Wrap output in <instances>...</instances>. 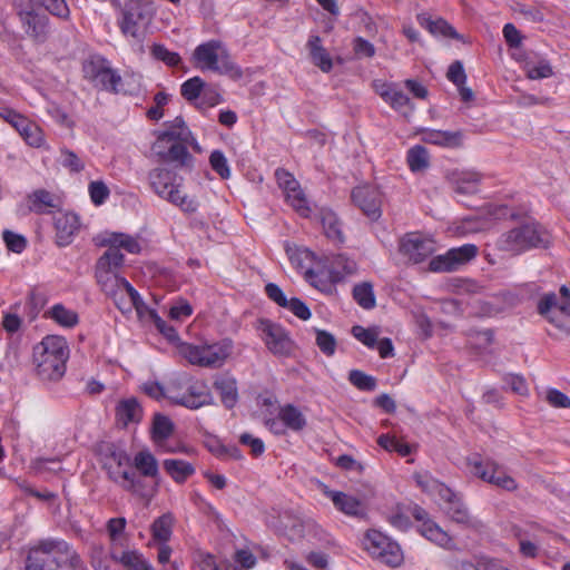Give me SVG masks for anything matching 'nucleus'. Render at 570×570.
<instances>
[{
    "instance_id": "72a5a7b5",
    "label": "nucleus",
    "mask_w": 570,
    "mask_h": 570,
    "mask_svg": "<svg viewBox=\"0 0 570 570\" xmlns=\"http://www.w3.org/2000/svg\"><path fill=\"white\" fill-rule=\"evenodd\" d=\"M111 558L129 570H154L151 564L136 550L124 551L120 556L111 552Z\"/></svg>"
},
{
    "instance_id": "8fccbe9b",
    "label": "nucleus",
    "mask_w": 570,
    "mask_h": 570,
    "mask_svg": "<svg viewBox=\"0 0 570 570\" xmlns=\"http://www.w3.org/2000/svg\"><path fill=\"white\" fill-rule=\"evenodd\" d=\"M108 246L109 248L97 261V263L100 264L101 268L107 267L116 272L120 266H122L125 257L116 246Z\"/></svg>"
},
{
    "instance_id": "f704fd0d",
    "label": "nucleus",
    "mask_w": 570,
    "mask_h": 570,
    "mask_svg": "<svg viewBox=\"0 0 570 570\" xmlns=\"http://www.w3.org/2000/svg\"><path fill=\"white\" fill-rule=\"evenodd\" d=\"M278 416L287 429L293 431H302L306 426V417L294 405L287 404L281 407Z\"/></svg>"
},
{
    "instance_id": "4c0bfd02",
    "label": "nucleus",
    "mask_w": 570,
    "mask_h": 570,
    "mask_svg": "<svg viewBox=\"0 0 570 570\" xmlns=\"http://www.w3.org/2000/svg\"><path fill=\"white\" fill-rule=\"evenodd\" d=\"M157 139H164V142H170V141H180L185 144H190V146L196 149L200 150L196 139L194 138L191 131L188 128H174L173 126L168 125L167 129L161 131Z\"/></svg>"
},
{
    "instance_id": "de8ad7c7",
    "label": "nucleus",
    "mask_w": 570,
    "mask_h": 570,
    "mask_svg": "<svg viewBox=\"0 0 570 570\" xmlns=\"http://www.w3.org/2000/svg\"><path fill=\"white\" fill-rule=\"evenodd\" d=\"M353 297L357 304L365 309H371L375 306V297L370 283L355 285L353 288Z\"/></svg>"
},
{
    "instance_id": "2eb2a0df",
    "label": "nucleus",
    "mask_w": 570,
    "mask_h": 570,
    "mask_svg": "<svg viewBox=\"0 0 570 570\" xmlns=\"http://www.w3.org/2000/svg\"><path fill=\"white\" fill-rule=\"evenodd\" d=\"M258 330L267 348L278 356H286L291 353L293 343L286 331L269 320H261Z\"/></svg>"
},
{
    "instance_id": "6ab92c4d",
    "label": "nucleus",
    "mask_w": 570,
    "mask_h": 570,
    "mask_svg": "<svg viewBox=\"0 0 570 570\" xmlns=\"http://www.w3.org/2000/svg\"><path fill=\"white\" fill-rule=\"evenodd\" d=\"M24 32L37 43L46 42L49 35V18L46 13L31 10L18 12Z\"/></svg>"
},
{
    "instance_id": "37998d69",
    "label": "nucleus",
    "mask_w": 570,
    "mask_h": 570,
    "mask_svg": "<svg viewBox=\"0 0 570 570\" xmlns=\"http://www.w3.org/2000/svg\"><path fill=\"white\" fill-rule=\"evenodd\" d=\"M174 518L166 513L157 518L151 524L153 537L165 543L170 539Z\"/></svg>"
},
{
    "instance_id": "69168bd1",
    "label": "nucleus",
    "mask_w": 570,
    "mask_h": 570,
    "mask_svg": "<svg viewBox=\"0 0 570 570\" xmlns=\"http://www.w3.org/2000/svg\"><path fill=\"white\" fill-rule=\"evenodd\" d=\"M331 269L340 271L343 278L356 271V263L344 255H336L332 261Z\"/></svg>"
},
{
    "instance_id": "a878e982",
    "label": "nucleus",
    "mask_w": 570,
    "mask_h": 570,
    "mask_svg": "<svg viewBox=\"0 0 570 570\" xmlns=\"http://www.w3.org/2000/svg\"><path fill=\"white\" fill-rule=\"evenodd\" d=\"M116 417L118 423L127 426L129 423H138L142 417V409L135 397L119 401L116 406Z\"/></svg>"
},
{
    "instance_id": "a19ab883",
    "label": "nucleus",
    "mask_w": 570,
    "mask_h": 570,
    "mask_svg": "<svg viewBox=\"0 0 570 570\" xmlns=\"http://www.w3.org/2000/svg\"><path fill=\"white\" fill-rule=\"evenodd\" d=\"M406 161L413 173L425 170L430 166L426 148L421 145L410 148L406 155Z\"/></svg>"
},
{
    "instance_id": "dca6fc26",
    "label": "nucleus",
    "mask_w": 570,
    "mask_h": 570,
    "mask_svg": "<svg viewBox=\"0 0 570 570\" xmlns=\"http://www.w3.org/2000/svg\"><path fill=\"white\" fill-rule=\"evenodd\" d=\"M352 203L371 220L381 216V194L370 185L357 186L351 193Z\"/></svg>"
},
{
    "instance_id": "79ce46f5",
    "label": "nucleus",
    "mask_w": 570,
    "mask_h": 570,
    "mask_svg": "<svg viewBox=\"0 0 570 570\" xmlns=\"http://www.w3.org/2000/svg\"><path fill=\"white\" fill-rule=\"evenodd\" d=\"M101 245H114L119 250L120 248H124L130 254H137L140 252V245L138 242L134 237L121 233L111 234L108 238L101 242Z\"/></svg>"
},
{
    "instance_id": "c85d7f7f",
    "label": "nucleus",
    "mask_w": 570,
    "mask_h": 570,
    "mask_svg": "<svg viewBox=\"0 0 570 570\" xmlns=\"http://www.w3.org/2000/svg\"><path fill=\"white\" fill-rule=\"evenodd\" d=\"M214 387L219 393L222 403L233 409L238 402L237 382L232 376H219L214 381Z\"/></svg>"
},
{
    "instance_id": "4d7b16f0",
    "label": "nucleus",
    "mask_w": 570,
    "mask_h": 570,
    "mask_svg": "<svg viewBox=\"0 0 570 570\" xmlns=\"http://www.w3.org/2000/svg\"><path fill=\"white\" fill-rule=\"evenodd\" d=\"M316 345L327 356H332L336 351V340L334 335L324 331L316 330Z\"/></svg>"
},
{
    "instance_id": "f257e3e1",
    "label": "nucleus",
    "mask_w": 570,
    "mask_h": 570,
    "mask_svg": "<svg viewBox=\"0 0 570 570\" xmlns=\"http://www.w3.org/2000/svg\"><path fill=\"white\" fill-rule=\"evenodd\" d=\"M414 479L424 492L438 499L439 505L453 522L474 530L483 528L482 521L470 513L459 493L429 474L415 473Z\"/></svg>"
},
{
    "instance_id": "c9c22d12",
    "label": "nucleus",
    "mask_w": 570,
    "mask_h": 570,
    "mask_svg": "<svg viewBox=\"0 0 570 570\" xmlns=\"http://www.w3.org/2000/svg\"><path fill=\"white\" fill-rule=\"evenodd\" d=\"M423 139L433 145L458 147L461 144V134L459 131L425 130Z\"/></svg>"
},
{
    "instance_id": "9d476101",
    "label": "nucleus",
    "mask_w": 570,
    "mask_h": 570,
    "mask_svg": "<svg viewBox=\"0 0 570 570\" xmlns=\"http://www.w3.org/2000/svg\"><path fill=\"white\" fill-rule=\"evenodd\" d=\"M83 77L95 87L112 94L120 92L121 77L109 61L101 56H92L82 63Z\"/></svg>"
},
{
    "instance_id": "2f4dec72",
    "label": "nucleus",
    "mask_w": 570,
    "mask_h": 570,
    "mask_svg": "<svg viewBox=\"0 0 570 570\" xmlns=\"http://www.w3.org/2000/svg\"><path fill=\"white\" fill-rule=\"evenodd\" d=\"M179 187L180 186L178 184H175L161 196V198L179 207L184 213H195L198 208V202L195 198L183 194Z\"/></svg>"
},
{
    "instance_id": "a18cd8bd",
    "label": "nucleus",
    "mask_w": 570,
    "mask_h": 570,
    "mask_svg": "<svg viewBox=\"0 0 570 570\" xmlns=\"http://www.w3.org/2000/svg\"><path fill=\"white\" fill-rule=\"evenodd\" d=\"M174 431V423L169 417L161 414H155L153 421V439L161 442L168 439Z\"/></svg>"
},
{
    "instance_id": "864d4df0",
    "label": "nucleus",
    "mask_w": 570,
    "mask_h": 570,
    "mask_svg": "<svg viewBox=\"0 0 570 570\" xmlns=\"http://www.w3.org/2000/svg\"><path fill=\"white\" fill-rule=\"evenodd\" d=\"M205 86V82L199 77H193L186 80L180 88L181 96L188 100H196Z\"/></svg>"
},
{
    "instance_id": "052dcab7",
    "label": "nucleus",
    "mask_w": 570,
    "mask_h": 570,
    "mask_svg": "<svg viewBox=\"0 0 570 570\" xmlns=\"http://www.w3.org/2000/svg\"><path fill=\"white\" fill-rule=\"evenodd\" d=\"M32 202L31 209L41 213L45 207H53V199L49 191L45 189H38L30 196Z\"/></svg>"
},
{
    "instance_id": "c756f323",
    "label": "nucleus",
    "mask_w": 570,
    "mask_h": 570,
    "mask_svg": "<svg viewBox=\"0 0 570 570\" xmlns=\"http://www.w3.org/2000/svg\"><path fill=\"white\" fill-rule=\"evenodd\" d=\"M320 220L327 238L337 244H342L344 242L340 219L333 210L322 208L320 212Z\"/></svg>"
},
{
    "instance_id": "603ef678",
    "label": "nucleus",
    "mask_w": 570,
    "mask_h": 570,
    "mask_svg": "<svg viewBox=\"0 0 570 570\" xmlns=\"http://www.w3.org/2000/svg\"><path fill=\"white\" fill-rule=\"evenodd\" d=\"M352 334L365 346L373 348L377 343L380 332L376 327L365 328L361 325H354L352 327Z\"/></svg>"
},
{
    "instance_id": "680f3d73",
    "label": "nucleus",
    "mask_w": 570,
    "mask_h": 570,
    "mask_svg": "<svg viewBox=\"0 0 570 570\" xmlns=\"http://www.w3.org/2000/svg\"><path fill=\"white\" fill-rule=\"evenodd\" d=\"M109 188L101 180L91 181L89 184V194L95 205H101L109 196Z\"/></svg>"
},
{
    "instance_id": "5701e85b",
    "label": "nucleus",
    "mask_w": 570,
    "mask_h": 570,
    "mask_svg": "<svg viewBox=\"0 0 570 570\" xmlns=\"http://www.w3.org/2000/svg\"><path fill=\"white\" fill-rule=\"evenodd\" d=\"M57 244L67 246L72 242L73 236L79 230V218L73 213L61 214L55 219Z\"/></svg>"
},
{
    "instance_id": "cd10ccee",
    "label": "nucleus",
    "mask_w": 570,
    "mask_h": 570,
    "mask_svg": "<svg viewBox=\"0 0 570 570\" xmlns=\"http://www.w3.org/2000/svg\"><path fill=\"white\" fill-rule=\"evenodd\" d=\"M306 48L308 49L309 58L315 66H317L323 72L331 71L333 67L332 58L322 46L320 36H311L306 43Z\"/></svg>"
},
{
    "instance_id": "f3484780",
    "label": "nucleus",
    "mask_w": 570,
    "mask_h": 570,
    "mask_svg": "<svg viewBox=\"0 0 570 570\" xmlns=\"http://www.w3.org/2000/svg\"><path fill=\"white\" fill-rule=\"evenodd\" d=\"M363 547L368 554L385 566H392V539L376 529L366 531Z\"/></svg>"
},
{
    "instance_id": "774afa93",
    "label": "nucleus",
    "mask_w": 570,
    "mask_h": 570,
    "mask_svg": "<svg viewBox=\"0 0 570 570\" xmlns=\"http://www.w3.org/2000/svg\"><path fill=\"white\" fill-rule=\"evenodd\" d=\"M45 8L52 14L61 19L69 18V8L65 0H42Z\"/></svg>"
},
{
    "instance_id": "20e7f679",
    "label": "nucleus",
    "mask_w": 570,
    "mask_h": 570,
    "mask_svg": "<svg viewBox=\"0 0 570 570\" xmlns=\"http://www.w3.org/2000/svg\"><path fill=\"white\" fill-rule=\"evenodd\" d=\"M548 244L547 233L542 227L533 222L524 223L518 227L502 233L495 242V246L501 252L512 255H519L531 248Z\"/></svg>"
},
{
    "instance_id": "412c9836",
    "label": "nucleus",
    "mask_w": 570,
    "mask_h": 570,
    "mask_svg": "<svg viewBox=\"0 0 570 570\" xmlns=\"http://www.w3.org/2000/svg\"><path fill=\"white\" fill-rule=\"evenodd\" d=\"M323 491L328 498H331L335 508L343 513L357 518L365 517V505L358 499L341 491L328 490V488L324 484Z\"/></svg>"
},
{
    "instance_id": "7c9ffc66",
    "label": "nucleus",
    "mask_w": 570,
    "mask_h": 570,
    "mask_svg": "<svg viewBox=\"0 0 570 570\" xmlns=\"http://www.w3.org/2000/svg\"><path fill=\"white\" fill-rule=\"evenodd\" d=\"M148 178L153 190L161 197L175 185L176 174L166 168H155L149 173Z\"/></svg>"
},
{
    "instance_id": "f8f14e48",
    "label": "nucleus",
    "mask_w": 570,
    "mask_h": 570,
    "mask_svg": "<svg viewBox=\"0 0 570 570\" xmlns=\"http://www.w3.org/2000/svg\"><path fill=\"white\" fill-rule=\"evenodd\" d=\"M435 250L434 240L420 233H407L399 244V253L406 262L419 264Z\"/></svg>"
},
{
    "instance_id": "9b49d317",
    "label": "nucleus",
    "mask_w": 570,
    "mask_h": 570,
    "mask_svg": "<svg viewBox=\"0 0 570 570\" xmlns=\"http://www.w3.org/2000/svg\"><path fill=\"white\" fill-rule=\"evenodd\" d=\"M478 253L479 248L474 244L450 248L445 254L434 256L429 263V269L434 273L455 272L474 259Z\"/></svg>"
},
{
    "instance_id": "ea45409f",
    "label": "nucleus",
    "mask_w": 570,
    "mask_h": 570,
    "mask_svg": "<svg viewBox=\"0 0 570 570\" xmlns=\"http://www.w3.org/2000/svg\"><path fill=\"white\" fill-rule=\"evenodd\" d=\"M96 279L100 285L101 289L108 295L112 289L120 285V282H125V278L119 277L116 272L110 268H101L100 264H96Z\"/></svg>"
},
{
    "instance_id": "e433bc0d",
    "label": "nucleus",
    "mask_w": 570,
    "mask_h": 570,
    "mask_svg": "<svg viewBox=\"0 0 570 570\" xmlns=\"http://www.w3.org/2000/svg\"><path fill=\"white\" fill-rule=\"evenodd\" d=\"M468 466L473 475L491 483L499 465L492 461H482L479 456H473L468 459Z\"/></svg>"
},
{
    "instance_id": "c03bdc74",
    "label": "nucleus",
    "mask_w": 570,
    "mask_h": 570,
    "mask_svg": "<svg viewBox=\"0 0 570 570\" xmlns=\"http://www.w3.org/2000/svg\"><path fill=\"white\" fill-rule=\"evenodd\" d=\"M481 181V175L476 171H464L455 184L458 194H475Z\"/></svg>"
},
{
    "instance_id": "bf43d9fd",
    "label": "nucleus",
    "mask_w": 570,
    "mask_h": 570,
    "mask_svg": "<svg viewBox=\"0 0 570 570\" xmlns=\"http://www.w3.org/2000/svg\"><path fill=\"white\" fill-rule=\"evenodd\" d=\"M149 317L153 320L156 328L169 341L176 342L179 336L177 331L163 318L158 316L156 311H149Z\"/></svg>"
},
{
    "instance_id": "bb28decb",
    "label": "nucleus",
    "mask_w": 570,
    "mask_h": 570,
    "mask_svg": "<svg viewBox=\"0 0 570 570\" xmlns=\"http://www.w3.org/2000/svg\"><path fill=\"white\" fill-rule=\"evenodd\" d=\"M132 464L141 476L160 481L158 461L149 450L137 452L134 456Z\"/></svg>"
},
{
    "instance_id": "7ed1b4c3",
    "label": "nucleus",
    "mask_w": 570,
    "mask_h": 570,
    "mask_svg": "<svg viewBox=\"0 0 570 570\" xmlns=\"http://www.w3.org/2000/svg\"><path fill=\"white\" fill-rule=\"evenodd\" d=\"M166 399L174 404L197 410L214 404V396L209 386L200 380L186 374L179 375L166 385Z\"/></svg>"
},
{
    "instance_id": "423d86ee",
    "label": "nucleus",
    "mask_w": 570,
    "mask_h": 570,
    "mask_svg": "<svg viewBox=\"0 0 570 570\" xmlns=\"http://www.w3.org/2000/svg\"><path fill=\"white\" fill-rule=\"evenodd\" d=\"M39 558L40 563L52 562L56 568L68 563L70 568H77L81 563L79 554L63 539L45 538L36 541L28 550L27 559Z\"/></svg>"
},
{
    "instance_id": "6e6552de",
    "label": "nucleus",
    "mask_w": 570,
    "mask_h": 570,
    "mask_svg": "<svg viewBox=\"0 0 570 570\" xmlns=\"http://www.w3.org/2000/svg\"><path fill=\"white\" fill-rule=\"evenodd\" d=\"M154 9L148 1L129 0L126 2L118 22L121 33L131 37L142 49V40L154 18Z\"/></svg>"
},
{
    "instance_id": "58836bf2",
    "label": "nucleus",
    "mask_w": 570,
    "mask_h": 570,
    "mask_svg": "<svg viewBox=\"0 0 570 570\" xmlns=\"http://www.w3.org/2000/svg\"><path fill=\"white\" fill-rule=\"evenodd\" d=\"M47 314L59 325L65 327H73L79 323L77 312L67 308L62 304L53 305Z\"/></svg>"
},
{
    "instance_id": "5fc2aeb1",
    "label": "nucleus",
    "mask_w": 570,
    "mask_h": 570,
    "mask_svg": "<svg viewBox=\"0 0 570 570\" xmlns=\"http://www.w3.org/2000/svg\"><path fill=\"white\" fill-rule=\"evenodd\" d=\"M209 163L213 170L216 171L222 179H228L230 177L227 158L220 150L212 151Z\"/></svg>"
},
{
    "instance_id": "393cba45",
    "label": "nucleus",
    "mask_w": 570,
    "mask_h": 570,
    "mask_svg": "<svg viewBox=\"0 0 570 570\" xmlns=\"http://www.w3.org/2000/svg\"><path fill=\"white\" fill-rule=\"evenodd\" d=\"M138 292L127 282H120V285L108 294L122 314H129L137 302Z\"/></svg>"
},
{
    "instance_id": "473e14b6",
    "label": "nucleus",
    "mask_w": 570,
    "mask_h": 570,
    "mask_svg": "<svg viewBox=\"0 0 570 570\" xmlns=\"http://www.w3.org/2000/svg\"><path fill=\"white\" fill-rule=\"evenodd\" d=\"M165 471L177 483H184L190 475L195 473L191 463L178 459H167L163 462Z\"/></svg>"
},
{
    "instance_id": "6e6d98bb",
    "label": "nucleus",
    "mask_w": 570,
    "mask_h": 570,
    "mask_svg": "<svg viewBox=\"0 0 570 570\" xmlns=\"http://www.w3.org/2000/svg\"><path fill=\"white\" fill-rule=\"evenodd\" d=\"M2 238L7 248L16 254L22 253L27 247L26 237L12 230H3Z\"/></svg>"
},
{
    "instance_id": "3c124183",
    "label": "nucleus",
    "mask_w": 570,
    "mask_h": 570,
    "mask_svg": "<svg viewBox=\"0 0 570 570\" xmlns=\"http://www.w3.org/2000/svg\"><path fill=\"white\" fill-rule=\"evenodd\" d=\"M150 53L155 59L163 61L168 67L178 66L181 61V58L177 52L169 51L160 43H154L150 48Z\"/></svg>"
},
{
    "instance_id": "13d9d810",
    "label": "nucleus",
    "mask_w": 570,
    "mask_h": 570,
    "mask_svg": "<svg viewBox=\"0 0 570 570\" xmlns=\"http://www.w3.org/2000/svg\"><path fill=\"white\" fill-rule=\"evenodd\" d=\"M60 163L65 168L69 169L70 173H80L85 168L83 161L69 149H61Z\"/></svg>"
},
{
    "instance_id": "b1692460",
    "label": "nucleus",
    "mask_w": 570,
    "mask_h": 570,
    "mask_svg": "<svg viewBox=\"0 0 570 570\" xmlns=\"http://www.w3.org/2000/svg\"><path fill=\"white\" fill-rule=\"evenodd\" d=\"M417 21L421 27L425 28L431 35L435 37H445L456 40H463V37L455 31V29L444 19L435 18L426 13L417 16Z\"/></svg>"
},
{
    "instance_id": "39448f33",
    "label": "nucleus",
    "mask_w": 570,
    "mask_h": 570,
    "mask_svg": "<svg viewBox=\"0 0 570 570\" xmlns=\"http://www.w3.org/2000/svg\"><path fill=\"white\" fill-rule=\"evenodd\" d=\"M233 342L224 338L214 343H204L194 345L184 343L180 345V354L193 365L219 368L222 367L233 352Z\"/></svg>"
},
{
    "instance_id": "09e8293b",
    "label": "nucleus",
    "mask_w": 570,
    "mask_h": 570,
    "mask_svg": "<svg viewBox=\"0 0 570 570\" xmlns=\"http://www.w3.org/2000/svg\"><path fill=\"white\" fill-rule=\"evenodd\" d=\"M350 383L360 391L372 392L376 389V379L361 370H351L348 373Z\"/></svg>"
},
{
    "instance_id": "e2e57ef3",
    "label": "nucleus",
    "mask_w": 570,
    "mask_h": 570,
    "mask_svg": "<svg viewBox=\"0 0 570 570\" xmlns=\"http://www.w3.org/2000/svg\"><path fill=\"white\" fill-rule=\"evenodd\" d=\"M525 69L528 78L533 80L549 78L553 75L552 67L548 61H541L537 66L527 63Z\"/></svg>"
},
{
    "instance_id": "f03ea898",
    "label": "nucleus",
    "mask_w": 570,
    "mask_h": 570,
    "mask_svg": "<svg viewBox=\"0 0 570 570\" xmlns=\"http://www.w3.org/2000/svg\"><path fill=\"white\" fill-rule=\"evenodd\" d=\"M69 357L67 342L61 336H46L33 348L36 373L41 381L56 382L66 373Z\"/></svg>"
},
{
    "instance_id": "0eeeda50",
    "label": "nucleus",
    "mask_w": 570,
    "mask_h": 570,
    "mask_svg": "<svg viewBox=\"0 0 570 570\" xmlns=\"http://www.w3.org/2000/svg\"><path fill=\"white\" fill-rule=\"evenodd\" d=\"M39 558L40 563L52 562L56 568L68 563L70 568H77L81 563L79 554L63 539L45 538L36 541L28 550L27 559Z\"/></svg>"
},
{
    "instance_id": "aec40b11",
    "label": "nucleus",
    "mask_w": 570,
    "mask_h": 570,
    "mask_svg": "<svg viewBox=\"0 0 570 570\" xmlns=\"http://www.w3.org/2000/svg\"><path fill=\"white\" fill-rule=\"evenodd\" d=\"M115 481L118 482L124 490L147 500L155 497L160 484L159 480H153V483L148 484L141 474L138 475L135 472L127 470L120 472L119 476L116 478Z\"/></svg>"
},
{
    "instance_id": "338daca9",
    "label": "nucleus",
    "mask_w": 570,
    "mask_h": 570,
    "mask_svg": "<svg viewBox=\"0 0 570 570\" xmlns=\"http://www.w3.org/2000/svg\"><path fill=\"white\" fill-rule=\"evenodd\" d=\"M446 77L456 87L464 85L466 81V75L463 68V63L460 60L453 61L448 69Z\"/></svg>"
},
{
    "instance_id": "49530a36",
    "label": "nucleus",
    "mask_w": 570,
    "mask_h": 570,
    "mask_svg": "<svg viewBox=\"0 0 570 570\" xmlns=\"http://www.w3.org/2000/svg\"><path fill=\"white\" fill-rule=\"evenodd\" d=\"M286 253L288 255L289 261L297 268L306 271V267H314L312 263L316 261V255L307 249V248H287Z\"/></svg>"
},
{
    "instance_id": "4468645a",
    "label": "nucleus",
    "mask_w": 570,
    "mask_h": 570,
    "mask_svg": "<svg viewBox=\"0 0 570 570\" xmlns=\"http://www.w3.org/2000/svg\"><path fill=\"white\" fill-rule=\"evenodd\" d=\"M275 177L278 186L285 191L286 199L289 205L303 217H308L311 215V207L308 206V202L305 197V194L299 188L298 181L294 178V176L282 168H278L275 171Z\"/></svg>"
},
{
    "instance_id": "1a4fd4ad",
    "label": "nucleus",
    "mask_w": 570,
    "mask_h": 570,
    "mask_svg": "<svg viewBox=\"0 0 570 570\" xmlns=\"http://www.w3.org/2000/svg\"><path fill=\"white\" fill-rule=\"evenodd\" d=\"M202 70H210L219 75H227L233 79L242 77V70L232 61L229 55L222 49L216 40L199 45L193 55Z\"/></svg>"
},
{
    "instance_id": "a211bd4d",
    "label": "nucleus",
    "mask_w": 570,
    "mask_h": 570,
    "mask_svg": "<svg viewBox=\"0 0 570 570\" xmlns=\"http://www.w3.org/2000/svg\"><path fill=\"white\" fill-rule=\"evenodd\" d=\"M412 515L416 521L421 522L419 531L428 540L443 548H449L453 544V540L448 532L432 520L423 508L415 505L412 510Z\"/></svg>"
},
{
    "instance_id": "ddd939ff",
    "label": "nucleus",
    "mask_w": 570,
    "mask_h": 570,
    "mask_svg": "<svg viewBox=\"0 0 570 570\" xmlns=\"http://www.w3.org/2000/svg\"><path fill=\"white\" fill-rule=\"evenodd\" d=\"M188 146L190 144L180 141L164 142V139H156L151 150L159 161L171 164L176 168L191 169L194 158L187 149Z\"/></svg>"
},
{
    "instance_id": "0e129e2a",
    "label": "nucleus",
    "mask_w": 570,
    "mask_h": 570,
    "mask_svg": "<svg viewBox=\"0 0 570 570\" xmlns=\"http://www.w3.org/2000/svg\"><path fill=\"white\" fill-rule=\"evenodd\" d=\"M21 137L32 147H40L43 142V132L41 128L30 121L29 126L26 127V131L21 134Z\"/></svg>"
},
{
    "instance_id": "4be33fe9",
    "label": "nucleus",
    "mask_w": 570,
    "mask_h": 570,
    "mask_svg": "<svg viewBox=\"0 0 570 570\" xmlns=\"http://www.w3.org/2000/svg\"><path fill=\"white\" fill-rule=\"evenodd\" d=\"M304 277L313 287L324 292L330 289L332 284L342 281V273L337 269H331V267H322L318 269L315 267H306Z\"/></svg>"
}]
</instances>
